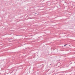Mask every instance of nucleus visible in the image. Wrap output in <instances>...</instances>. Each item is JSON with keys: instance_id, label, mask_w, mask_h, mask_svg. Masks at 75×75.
Instances as JSON below:
<instances>
[{"instance_id": "1", "label": "nucleus", "mask_w": 75, "mask_h": 75, "mask_svg": "<svg viewBox=\"0 0 75 75\" xmlns=\"http://www.w3.org/2000/svg\"><path fill=\"white\" fill-rule=\"evenodd\" d=\"M64 45V46H66V45Z\"/></svg>"}, {"instance_id": "2", "label": "nucleus", "mask_w": 75, "mask_h": 75, "mask_svg": "<svg viewBox=\"0 0 75 75\" xmlns=\"http://www.w3.org/2000/svg\"><path fill=\"white\" fill-rule=\"evenodd\" d=\"M35 14H37V13H36Z\"/></svg>"}]
</instances>
